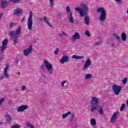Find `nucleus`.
Returning <instances> with one entry per match:
<instances>
[{"label": "nucleus", "instance_id": "obj_30", "mask_svg": "<svg viewBox=\"0 0 128 128\" xmlns=\"http://www.w3.org/2000/svg\"><path fill=\"white\" fill-rule=\"evenodd\" d=\"M50 2V8H54V0H49Z\"/></svg>", "mask_w": 128, "mask_h": 128}, {"label": "nucleus", "instance_id": "obj_20", "mask_svg": "<svg viewBox=\"0 0 128 128\" xmlns=\"http://www.w3.org/2000/svg\"><path fill=\"white\" fill-rule=\"evenodd\" d=\"M121 38L122 42H126V34L125 32H122L121 34Z\"/></svg>", "mask_w": 128, "mask_h": 128}, {"label": "nucleus", "instance_id": "obj_43", "mask_svg": "<svg viewBox=\"0 0 128 128\" xmlns=\"http://www.w3.org/2000/svg\"><path fill=\"white\" fill-rule=\"evenodd\" d=\"M84 58V56H78V60H82Z\"/></svg>", "mask_w": 128, "mask_h": 128}, {"label": "nucleus", "instance_id": "obj_39", "mask_svg": "<svg viewBox=\"0 0 128 128\" xmlns=\"http://www.w3.org/2000/svg\"><path fill=\"white\" fill-rule=\"evenodd\" d=\"M64 12H59L57 14V16H62V14Z\"/></svg>", "mask_w": 128, "mask_h": 128}, {"label": "nucleus", "instance_id": "obj_22", "mask_svg": "<svg viewBox=\"0 0 128 128\" xmlns=\"http://www.w3.org/2000/svg\"><path fill=\"white\" fill-rule=\"evenodd\" d=\"M98 41L96 42L95 46H100V44H102V38H100V37H98Z\"/></svg>", "mask_w": 128, "mask_h": 128}, {"label": "nucleus", "instance_id": "obj_52", "mask_svg": "<svg viewBox=\"0 0 128 128\" xmlns=\"http://www.w3.org/2000/svg\"><path fill=\"white\" fill-rule=\"evenodd\" d=\"M1 124H2V122H0V126H1Z\"/></svg>", "mask_w": 128, "mask_h": 128}, {"label": "nucleus", "instance_id": "obj_17", "mask_svg": "<svg viewBox=\"0 0 128 128\" xmlns=\"http://www.w3.org/2000/svg\"><path fill=\"white\" fill-rule=\"evenodd\" d=\"M23 14L22 10H20V8H17L15 10L14 12V16H18V14Z\"/></svg>", "mask_w": 128, "mask_h": 128}, {"label": "nucleus", "instance_id": "obj_37", "mask_svg": "<svg viewBox=\"0 0 128 128\" xmlns=\"http://www.w3.org/2000/svg\"><path fill=\"white\" fill-rule=\"evenodd\" d=\"M66 12L68 14L70 12V6H68L66 8Z\"/></svg>", "mask_w": 128, "mask_h": 128}, {"label": "nucleus", "instance_id": "obj_4", "mask_svg": "<svg viewBox=\"0 0 128 128\" xmlns=\"http://www.w3.org/2000/svg\"><path fill=\"white\" fill-rule=\"evenodd\" d=\"M44 64H42L40 66V70L42 72H44V70L47 68L48 72L50 74H52L54 72V69L52 68V64H50V62L48 61V60H44Z\"/></svg>", "mask_w": 128, "mask_h": 128}, {"label": "nucleus", "instance_id": "obj_11", "mask_svg": "<svg viewBox=\"0 0 128 128\" xmlns=\"http://www.w3.org/2000/svg\"><path fill=\"white\" fill-rule=\"evenodd\" d=\"M28 108V105H22L18 108L17 112H24L26 110H27Z\"/></svg>", "mask_w": 128, "mask_h": 128}, {"label": "nucleus", "instance_id": "obj_45", "mask_svg": "<svg viewBox=\"0 0 128 128\" xmlns=\"http://www.w3.org/2000/svg\"><path fill=\"white\" fill-rule=\"evenodd\" d=\"M21 90H22V91L26 90V86H23L22 87Z\"/></svg>", "mask_w": 128, "mask_h": 128}, {"label": "nucleus", "instance_id": "obj_3", "mask_svg": "<svg viewBox=\"0 0 128 128\" xmlns=\"http://www.w3.org/2000/svg\"><path fill=\"white\" fill-rule=\"evenodd\" d=\"M22 32V27L18 26L16 30H14L9 33V36L12 38L14 44H18V36Z\"/></svg>", "mask_w": 128, "mask_h": 128}, {"label": "nucleus", "instance_id": "obj_38", "mask_svg": "<svg viewBox=\"0 0 128 128\" xmlns=\"http://www.w3.org/2000/svg\"><path fill=\"white\" fill-rule=\"evenodd\" d=\"M72 58H74V60H78V56L76 55H73L72 56Z\"/></svg>", "mask_w": 128, "mask_h": 128}, {"label": "nucleus", "instance_id": "obj_1", "mask_svg": "<svg viewBox=\"0 0 128 128\" xmlns=\"http://www.w3.org/2000/svg\"><path fill=\"white\" fill-rule=\"evenodd\" d=\"M80 8H76V12H78L81 18H84V22L86 24H90V18L88 16V6L86 4H80Z\"/></svg>", "mask_w": 128, "mask_h": 128}, {"label": "nucleus", "instance_id": "obj_9", "mask_svg": "<svg viewBox=\"0 0 128 128\" xmlns=\"http://www.w3.org/2000/svg\"><path fill=\"white\" fill-rule=\"evenodd\" d=\"M92 64V60H90V58H88L87 60L86 61L84 65L82 68L84 70H86L90 68V66Z\"/></svg>", "mask_w": 128, "mask_h": 128}, {"label": "nucleus", "instance_id": "obj_12", "mask_svg": "<svg viewBox=\"0 0 128 128\" xmlns=\"http://www.w3.org/2000/svg\"><path fill=\"white\" fill-rule=\"evenodd\" d=\"M8 0H1V8L2 10L8 8Z\"/></svg>", "mask_w": 128, "mask_h": 128}, {"label": "nucleus", "instance_id": "obj_14", "mask_svg": "<svg viewBox=\"0 0 128 128\" xmlns=\"http://www.w3.org/2000/svg\"><path fill=\"white\" fill-rule=\"evenodd\" d=\"M32 46H30V48H26L24 50V54L26 56H28L32 52Z\"/></svg>", "mask_w": 128, "mask_h": 128}, {"label": "nucleus", "instance_id": "obj_31", "mask_svg": "<svg viewBox=\"0 0 128 128\" xmlns=\"http://www.w3.org/2000/svg\"><path fill=\"white\" fill-rule=\"evenodd\" d=\"M124 108H126V104H122L120 108V112H122L124 110Z\"/></svg>", "mask_w": 128, "mask_h": 128}, {"label": "nucleus", "instance_id": "obj_25", "mask_svg": "<svg viewBox=\"0 0 128 128\" xmlns=\"http://www.w3.org/2000/svg\"><path fill=\"white\" fill-rule=\"evenodd\" d=\"M90 123L92 126H94L96 124V118H92L91 119Z\"/></svg>", "mask_w": 128, "mask_h": 128}, {"label": "nucleus", "instance_id": "obj_26", "mask_svg": "<svg viewBox=\"0 0 128 128\" xmlns=\"http://www.w3.org/2000/svg\"><path fill=\"white\" fill-rule=\"evenodd\" d=\"M10 2H12L13 4H20V2H22L24 0H9Z\"/></svg>", "mask_w": 128, "mask_h": 128}, {"label": "nucleus", "instance_id": "obj_40", "mask_svg": "<svg viewBox=\"0 0 128 128\" xmlns=\"http://www.w3.org/2000/svg\"><path fill=\"white\" fill-rule=\"evenodd\" d=\"M14 26V22H10V28H12V26Z\"/></svg>", "mask_w": 128, "mask_h": 128}, {"label": "nucleus", "instance_id": "obj_16", "mask_svg": "<svg viewBox=\"0 0 128 128\" xmlns=\"http://www.w3.org/2000/svg\"><path fill=\"white\" fill-rule=\"evenodd\" d=\"M8 68H10V64H6V68H4V76H5L6 78H10L8 74Z\"/></svg>", "mask_w": 128, "mask_h": 128}, {"label": "nucleus", "instance_id": "obj_7", "mask_svg": "<svg viewBox=\"0 0 128 128\" xmlns=\"http://www.w3.org/2000/svg\"><path fill=\"white\" fill-rule=\"evenodd\" d=\"M112 90L114 94L118 96L120 93V92H122V86L114 84L112 86Z\"/></svg>", "mask_w": 128, "mask_h": 128}, {"label": "nucleus", "instance_id": "obj_54", "mask_svg": "<svg viewBox=\"0 0 128 128\" xmlns=\"http://www.w3.org/2000/svg\"><path fill=\"white\" fill-rule=\"evenodd\" d=\"M108 44H110V42H108Z\"/></svg>", "mask_w": 128, "mask_h": 128}, {"label": "nucleus", "instance_id": "obj_41", "mask_svg": "<svg viewBox=\"0 0 128 128\" xmlns=\"http://www.w3.org/2000/svg\"><path fill=\"white\" fill-rule=\"evenodd\" d=\"M116 0V4H122V0Z\"/></svg>", "mask_w": 128, "mask_h": 128}, {"label": "nucleus", "instance_id": "obj_13", "mask_svg": "<svg viewBox=\"0 0 128 128\" xmlns=\"http://www.w3.org/2000/svg\"><path fill=\"white\" fill-rule=\"evenodd\" d=\"M80 34H78V32H75L74 35H73L72 36L71 40H72V42H76V40H80Z\"/></svg>", "mask_w": 128, "mask_h": 128}, {"label": "nucleus", "instance_id": "obj_33", "mask_svg": "<svg viewBox=\"0 0 128 128\" xmlns=\"http://www.w3.org/2000/svg\"><path fill=\"white\" fill-rule=\"evenodd\" d=\"M128 78H124L122 81L123 84H126V83L128 82Z\"/></svg>", "mask_w": 128, "mask_h": 128}, {"label": "nucleus", "instance_id": "obj_32", "mask_svg": "<svg viewBox=\"0 0 128 128\" xmlns=\"http://www.w3.org/2000/svg\"><path fill=\"white\" fill-rule=\"evenodd\" d=\"M10 128H20V125H18V124H16L14 126H11Z\"/></svg>", "mask_w": 128, "mask_h": 128}, {"label": "nucleus", "instance_id": "obj_2", "mask_svg": "<svg viewBox=\"0 0 128 128\" xmlns=\"http://www.w3.org/2000/svg\"><path fill=\"white\" fill-rule=\"evenodd\" d=\"M90 102L91 104V112H94L96 110L100 108L98 110L100 114H104V109H102V108L100 107L98 104V98L96 97H92Z\"/></svg>", "mask_w": 128, "mask_h": 128}, {"label": "nucleus", "instance_id": "obj_8", "mask_svg": "<svg viewBox=\"0 0 128 128\" xmlns=\"http://www.w3.org/2000/svg\"><path fill=\"white\" fill-rule=\"evenodd\" d=\"M8 40L4 39L2 42V46H0V54L4 52L6 48H8Z\"/></svg>", "mask_w": 128, "mask_h": 128}, {"label": "nucleus", "instance_id": "obj_23", "mask_svg": "<svg viewBox=\"0 0 128 128\" xmlns=\"http://www.w3.org/2000/svg\"><path fill=\"white\" fill-rule=\"evenodd\" d=\"M70 114H72V112L70 111L67 112L66 114H62V118H68V116H70Z\"/></svg>", "mask_w": 128, "mask_h": 128}, {"label": "nucleus", "instance_id": "obj_21", "mask_svg": "<svg viewBox=\"0 0 128 128\" xmlns=\"http://www.w3.org/2000/svg\"><path fill=\"white\" fill-rule=\"evenodd\" d=\"M70 16H69V20L71 24H74V17H72V13L70 12Z\"/></svg>", "mask_w": 128, "mask_h": 128}, {"label": "nucleus", "instance_id": "obj_48", "mask_svg": "<svg viewBox=\"0 0 128 128\" xmlns=\"http://www.w3.org/2000/svg\"><path fill=\"white\" fill-rule=\"evenodd\" d=\"M26 20V18H23L22 19V22H24V20Z\"/></svg>", "mask_w": 128, "mask_h": 128}, {"label": "nucleus", "instance_id": "obj_49", "mask_svg": "<svg viewBox=\"0 0 128 128\" xmlns=\"http://www.w3.org/2000/svg\"><path fill=\"white\" fill-rule=\"evenodd\" d=\"M2 18V13H0V20Z\"/></svg>", "mask_w": 128, "mask_h": 128}, {"label": "nucleus", "instance_id": "obj_6", "mask_svg": "<svg viewBox=\"0 0 128 128\" xmlns=\"http://www.w3.org/2000/svg\"><path fill=\"white\" fill-rule=\"evenodd\" d=\"M32 12L30 11L29 12V17L28 22V28L29 30H32Z\"/></svg>", "mask_w": 128, "mask_h": 128}, {"label": "nucleus", "instance_id": "obj_42", "mask_svg": "<svg viewBox=\"0 0 128 128\" xmlns=\"http://www.w3.org/2000/svg\"><path fill=\"white\" fill-rule=\"evenodd\" d=\"M58 48H56V50L54 52V55L56 56V54H58Z\"/></svg>", "mask_w": 128, "mask_h": 128}, {"label": "nucleus", "instance_id": "obj_35", "mask_svg": "<svg viewBox=\"0 0 128 128\" xmlns=\"http://www.w3.org/2000/svg\"><path fill=\"white\" fill-rule=\"evenodd\" d=\"M27 126H30V128H34V125L32 124L30 122L27 123Z\"/></svg>", "mask_w": 128, "mask_h": 128}, {"label": "nucleus", "instance_id": "obj_24", "mask_svg": "<svg viewBox=\"0 0 128 128\" xmlns=\"http://www.w3.org/2000/svg\"><path fill=\"white\" fill-rule=\"evenodd\" d=\"M70 122H76V115H74V113H71Z\"/></svg>", "mask_w": 128, "mask_h": 128}, {"label": "nucleus", "instance_id": "obj_15", "mask_svg": "<svg viewBox=\"0 0 128 128\" xmlns=\"http://www.w3.org/2000/svg\"><path fill=\"white\" fill-rule=\"evenodd\" d=\"M118 112H116L112 115V116L111 120H110V122L112 124H114V121L116 120V118H118Z\"/></svg>", "mask_w": 128, "mask_h": 128}, {"label": "nucleus", "instance_id": "obj_19", "mask_svg": "<svg viewBox=\"0 0 128 128\" xmlns=\"http://www.w3.org/2000/svg\"><path fill=\"white\" fill-rule=\"evenodd\" d=\"M44 20L46 24L50 26V28H52V24L50 22H48V17L44 16Z\"/></svg>", "mask_w": 128, "mask_h": 128}, {"label": "nucleus", "instance_id": "obj_27", "mask_svg": "<svg viewBox=\"0 0 128 128\" xmlns=\"http://www.w3.org/2000/svg\"><path fill=\"white\" fill-rule=\"evenodd\" d=\"M115 38L117 40H122V39H120V37L118 35V34L114 33L113 34Z\"/></svg>", "mask_w": 128, "mask_h": 128}, {"label": "nucleus", "instance_id": "obj_50", "mask_svg": "<svg viewBox=\"0 0 128 128\" xmlns=\"http://www.w3.org/2000/svg\"><path fill=\"white\" fill-rule=\"evenodd\" d=\"M4 77H5L4 76H3L0 77V80H4Z\"/></svg>", "mask_w": 128, "mask_h": 128}, {"label": "nucleus", "instance_id": "obj_34", "mask_svg": "<svg viewBox=\"0 0 128 128\" xmlns=\"http://www.w3.org/2000/svg\"><path fill=\"white\" fill-rule=\"evenodd\" d=\"M4 98H1L0 99V104H4Z\"/></svg>", "mask_w": 128, "mask_h": 128}, {"label": "nucleus", "instance_id": "obj_18", "mask_svg": "<svg viewBox=\"0 0 128 128\" xmlns=\"http://www.w3.org/2000/svg\"><path fill=\"white\" fill-rule=\"evenodd\" d=\"M5 118H6V122H12V118L10 116V114H7L4 116Z\"/></svg>", "mask_w": 128, "mask_h": 128}, {"label": "nucleus", "instance_id": "obj_44", "mask_svg": "<svg viewBox=\"0 0 128 128\" xmlns=\"http://www.w3.org/2000/svg\"><path fill=\"white\" fill-rule=\"evenodd\" d=\"M64 84H66V81H64L62 82V86H64Z\"/></svg>", "mask_w": 128, "mask_h": 128}, {"label": "nucleus", "instance_id": "obj_10", "mask_svg": "<svg viewBox=\"0 0 128 128\" xmlns=\"http://www.w3.org/2000/svg\"><path fill=\"white\" fill-rule=\"evenodd\" d=\"M60 62H61V64H64V62H70V57L66 55H63Z\"/></svg>", "mask_w": 128, "mask_h": 128}, {"label": "nucleus", "instance_id": "obj_51", "mask_svg": "<svg viewBox=\"0 0 128 128\" xmlns=\"http://www.w3.org/2000/svg\"><path fill=\"white\" fill-rule=\"evenodd\" d=\"M3 59H4V57L0 56V60H2Z\"/></svg>", "mask_w": 128, "mask_h": 128}, {"label": "nucleus", "instance_id": "obj_28", "mask_svg": "<svg viewBox=\"0 0 128 128\" xmlns=\"http://www.w3.org/2000/svg\"><path fill=\"white\" fill-rule=\"evenodd\" d=\"M92 74H86L85 76V80H90V78H92Z\"/></svg>", "mask_w": 128, "mask_h": 128}, {"label": "nucleus", "instance_id": "obj_47", "mask_svg": "<svg viewBox=\"0 0 128 128\" xmlns=\"http://www.w3.org/2000/svg\"><path fill=\"white\" fill-rule=\"evenodd\" d=\"M111 46H112V48H114V42L111 43Z\"/></svg>", "mask_w": 128, "mask_h": 128}, {"label": "nucleus", "instance_id": "obj_53", "mask_svg": "<svg viewBox=\"0 0 128 128\" xmlns=\"http://www.w3.org/2000/svg\"><path fill=\"white\" fill-rule=\"evenodd\" d=\"M126 12L127 14H128V10H127Z\"/></svg>", "mask_w": 128, "mask_h": 128}, {"label": "nucleus", "instance_id": "obj_29", "mask_svg": "<svg viewBox=\"0 0 128 128\" xmlns=\"http://www.w3.org/2000/svg\"><path fill=\"white\" fill-rule=\"evenodd\" d=\"M85 36H86L88 38H90V33L88 30H86L84 33Z\"/></svg>", "mask_w": 128, "mask_h": 128}, {"label": "nucleus", "instance_id": "obj_36", "mask_svg": "<svg viewBox=\"0 0 128 128\" xmlns=\"http://www.w3.org/2000/svg\"><path fill=\"white\" fill-rule=\"evenodd\" d=\"M59 36H66V34L64 32H62V34H58Z\"/></svg>", "mask_w": 128, "mask_h": 128}, {"label": "nucleus", "instance_id": "obj_55", "mask_svg": "<svg viewBox=\"0 0 128 128\" xmlns=\"http://www.w3.org/2000/svg\"><path fill=\"white\" fill-rule=\"evenodd\" d=\"M18 74H20V72H18Z\"/></svg>", "mask_w": 128, "mask_h": 128}, {"label": "nucleus", "instance_id": "obj_5", "mask_svg": "<svg viewBox=\"0 0 128 128\" xmlns=\"http://www.w3.org/2000/svg\"><path fill=\"white\" fill-rule=\"evenodd\" d=\"M97 12H100V20L101 22H104L106 18V11L104 8H99L97 9Z\"/></svg>", "mask_w": 128, "mask_h": 128}, {"label": "nucleus", "instance_id": "obj_46", "mask_svg": "<svg viewBox=\"0 0 128 128\" xmlns=\"http://www.w3.org/2000/svg\"><path fill=\"white\" fill-rule=\"evenodd\" d=\"M19 62H20V60H18V59L16 58V59L15 60V62H16V64H18Z\"/></svg>", "mask_w": 128, "mask_h": 128}]
</instances>
